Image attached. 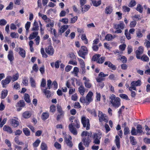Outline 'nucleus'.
<instances>
[{
  "instance_id": "obj_10",
  "label": "nucleus",
  "mask_w": 150,
  "mask_h": 150,
  "mask_svg": "<svg viewBox=\"0 0 150 150\" xmlns=\"http://www.w3.org/2000/svg\"><path fill=\"white\" fill-rule=\"evenodd\" d=\"M108 76V74H105L103 72H100L98 74V77L96 78V81L100 83L102 81H105V77Z\"/></svg>"
},
{
  "instance_id": "obj_19",
  "label": "nucleus",
  "mask_w": 150,
  "mask_h": 150,
  "mask_svg": "<svg viewBox=\"0 0 150 150\" xmlns=\"http://www.w3.org/2000/svg\"><path fill=\"white\" fill-rule=\"evenodd\" d=\"M3 130L9 134H11L13 132V131L11 128L8 126L5 125L3 128Z\"/></svg>"
},
{
  "instance_id": "obj_5",
  "label": "nucleus",
  "mask_w": 150,
  "mask_h": 150,
  "mask_svg": "<svg viewBox=\"0 0 150 150\" xmlns=\"http://www.w3.org/2000/svg\"><path fill=\"white\" fill-rule=\"evenodd\" d=\"M101 136L102 133L100 132L94 133L93 136V138L94 140L93 143L96 144H99L100 142V140Z\"/></svg>"
},
{
  "instance_id": "obj_2",
  "label": "nucleus",
  "mask_w": 150,
  "mask_h": 150,
  "mask_svg": "<svg viewBox=\"0 0 150 150\" xmlns=\"http://www.w3.org/2000/svg\"><path fill=\"white\" fill-rule=\"evenodd\" d=\"M109 104H111L112 106L116 108H118L121 105L120 98L118 97H116L114 94H112L109 97Z\"/></svg>"
},
{
  "instance_id": "obj_51",
  "label": "nucleus",
  "mask_w": 150,
  "mask_h": 150,
  "mask_svg": "<svg viewBox=\"0 0 150 150\" xmlns=\"http://www.w3.org/2000/svg\"><path fill=\"white\" fill-rule=\"evenodd\" d=\"M119 96L122 98L128 100H130V99L129 98L128 96L126 94L123 93L120 94L119 95Z\"/></svg>"
},
{
  "instance_id": "obj_8",
  "label": "nucleus",
  "mask_w": 150,
  "mask_h": 150,
  "mask_svg": "<svg viewBox=\"0 0 150 150\" xmlns=\"http://www.w3.org/2000/svg\"><path fill=\"white\" fill-rule=\"evenodd\" d=\"M12 77L10 76H7L5 79L1 81V84L2 87L6 88L7 85L8 84L11 82Z\"/></svg>"
},
{
  "instance_id": "obj_36",
  "label": "nucleus",
  "mask_w": 150,
  "mask_h": 150,
  "mask_svg": "<svg viewBox=\"0 0 150 150\" xmlns=\"http://www.w3.org/2000/svg\"><path fill=\"white\" fill-rule=\"evenodd\" d=\"M143 62H148L149 61V58L146 55L144 54L140 57V59Z\"/></svg>"
},
{
  "instance_id": "obj_47",
  "label": "nucleus",
  "mask_w": 150,
  "mask_h": 150,
  "mask_svg": "<svg viewBox=\"0 0 150 150\" xmlns=\"http://www.w3.org/2000/svg\"><path fill=\"white\" fill-rule=\"evenodd\" d=\"M125 34L126 37V38L129 40L131 39L130 33L128 32V29H125Z\"/></svg>"
},
{
  "instance_id": "obj_12",
  "label": "nucleus",
  "mask_w": 150,
  "mask_h": 150,
  "mask_svg": "<svg viewBox=\"0 0 150 150\" xmlns=\"http://www.w3.org/2000/svg\"><path fill=\"white\" fill-rule=\"evenodd\" d=\"M71 139L72 137L70 135L68 136V138H67V137H66V135L65 136L64 138V142L70 148L72 147L73 145Z\"/></svg>"
},
{
  "instance_id": "obj_22",
  "label": "nucleus",
  "mask_w": 150,
  "mask_h": 150,
  "mask_svg": "<svg viewBox=\"0 0 150 150\" xmlns=\"http://www.w3.org/2000/svg\"><path fill=\"white\" fill-rule=\"evenodd\" d=\"M79 93L82 96H83L85 92V88L82 84H81L78 88Z\"/></svg>"
},
{
  "instance_id": "obj_42",
  "label": "nucleus",
  "mask_w": 150,
  "mask_h": 150,
  "mask_svg": "<svg viewBox=\"0 0 150 150\" xmlns=\"http://www.w3.org/2000/svg\"><path fill=\"white\" fill-rule=\"evenodd\" d=\"M31 23L28 21L25 24V28L26 30V33H28L29 31V29L30 27Z\"/></svg>"
},
{
  "instance_id": "obj_1",
  "label": "nucleus",
  "mask_w": 150,
  "mask_h": 150,
  "mask_svg": "<svg viewBox=\"0 0 150 150\" xmlns=\"http://www.w3.org/2000/svg\"><path fill=\"white\" fill-rule=\"evenodd\" d=\"M80 122L78 119L76 118L74 121H72L71 123L69 125V128L70 131L74 135H76L77 134V131L75 127L77 128L80 127Z\"/></svg>"
},
{
  "instance_id": "obj_43",
  "label": "nucleus",
  "mask_w": 150,
  "mask_h": 150,
  "mask_svg": "<svg viewBox=\"0 0 150 150\" xmlns=\"http://www.w3.org/2000/svg\"><path fill=\"white\" fill-rule=\"evenodd\" d=\"M22 83L25 86L28 85V78L27 76H25L23 79Z\"/></svg>"
},
{
  "instance_id": "obj_13",
  "label": "nucleus",
  "mask_w": 150,
  "mask_h": 150,
  "mask_svg": "<svg viewBox=\"0 0 150 150\" xmlns=\"http://www.w3.org/2000/svg\"><path fill=\"white\" fill-rule=\"evenodd\" d=\"M144 50V47L142 46H140L138 47V50L135 51V53L136 54V57L137 59H140V57H141L140 55L143 53Z\"/></svg>"
},
{
  "instance_id": "obj_53",
  "label": "nucleus",
  "mask_w": 150,
  "mask_h": 150,
  "mask_svg": "<svg viewBox=\"0 0 150 150\" xmlns=\"http://www.w3.org/2000/svg\"><path fill=\"white\" fill-rule=\"evenodd\" d=\"M14 140L15 142L18 145H22L23 144L22 142L19 141V137L18 136H16L15 137Z\"/></svg>"
},
{
  "instance_id": "obj_31",
  "label": "nucleus",
  "mask_w": 150,
  "mask_h": 150,
  "mask_svg": "<svg viewBox=\"0 0 150 150\" xmlns=\"http://www.w3.org/2000/svg\"><path fill=\"white\" fill-rule=\"evenodd\" d=\"M23 132L25 135L26 136H29L30 135V132L29 129L27 128H25L23 129Z\"/></svg>"
},
{
  "instance_id": "obj_32",
  "label": "nucleus",
  "mask_w": 150,
  "mask_h": 150,
  "mask_svg": "<svg viewBox=\"0 0 150 150\" xmlns=\"http://www.w3.org/2000/svg\"><path fill=\"white\" fill-rule=\"evenodd\" d=\"M24 98L25 102L28 103H30L31 102L30 96L27 93H25L24 96Z\"/></svg>"
},
{
  "instance_id": "obj_14",
  "label": "nucleus",
  "mask_w": 150,
  "mask_h": 150,
  "mask_svg": "<svg viewBox=\"0 0 150 150\" xmlns=\"http://www.w3.org/2000/svg\"><path fill=\"white\" fill-rule=\"evenodd\" d=\"M82 142L84 145L86 147H88L91 142L89 137H83L82 139Z\"/></svg>"
},
{
  "instance_id": "obj_20",
  "label": "nucleus",
  "mask_w": 150,
  "mask_h": 150,
  "mask_svg": "<svg viewBox=\"0 0 150 150\" xmlns=\"http://www.w3.org/2000/svg\"><path fill=\"white\" fill-rule=\"evenodd\" d=\"M141 81L138 80L136 81H132L131 83V85L132 86H140L141 85Z\"/></svg>"
},
{
  "instance_id": "obj_58",
  "label": "nucleus",
  "mask_w": 150,
  "mask_h": 150,
  "mask_svg": "<svg viewBox=\"0 0 150 150\" xmlns=\"http://www.w3.org/2000/svg\"><path fill=\"white\" fill-rule=\"evenodd\" d=\"M11 36L13 38H18L19 37V35L18 33L15 32H11Z\"/></svg>"
},
{
  "instance_id": "obj_61",
  "label": "nucleus",
  "mask_w": 150,
  "mask_h": 150,
  "mask_svg": "<svg viewBox=\"0 0 150 150\" xmlns=\"http://www.w3.org/2000/svg\"><path fill=\"white\" fill-rule=\"evenodd\" d=\"M88 112L92 115H94L95 117L97 116L96 113L95 109L89 110Z\"/></svg>"
},
{
  "instance_id": "obj_46",
  "label": "nucleus",
  "mask_w": 150,
  "mask_h": 150,
  "mask_svg": "<svg viewBox=\"0 0 150 150\" xmlns=\"http://www.w3.org/2000/svg\"><path fill=\"white\" fill-rule=\"evenodd\" d=\"M19 75L18 72L13 75L12 78H11L12 81L14 82L17 80L19 78Z\"/></svg>"
},
{
  "instance_id": "obj_50",
  "label": "nucleus",
  "mask_w": 150,
  "mask_h": 150,
  "mask_svg": "<svg viewBox=\"0 0 150 150\" xmlns=\"http://www.w3.org/2000/svg\"><path fill=\"white\" fill-rule=\"evenodd\" d=\"M136 4V2L134 0H132L130 1L128 6L129 7H132L135 6Z\"/></svg>"
},
{
  "instance_id": "obj_56",
  "label": "nucleus",
  "mask_w": 150,
  "mask_h": 150,
  "mask_svg": "<svg viewBox=\"0 0 150 150\" xmlns=\"http://www.w3.org/2000/svg\"><path fill=\"white\" fill-rule=\"evenodd\" d=\"M44 93H45V94L47 98H49L50 97L51 94L50 91L44 90Z\"/></svg>"
},
{
  "instance_id": "obj_63",
  "label": "nucleus",
  "mask_w": 150,
  "mask_h": 150,
  "mask_svg": "<svg viewBox=\"0 0 150 150\" xmlns=\"http://www.w3.org/2000/svg\"><path fill=\"white\" fill-rule=\"evenodd\" d=\"M50 30L51 33L52 34H53L55 37H57V36L55 30L51 28H50Z\"/></svg>"
},
{
  "instance_id": "obj_41",
  "label": "nucleus",
  "mask_w": 150,
  "mask_h": 150,
  "mask_svg": "<svg viewBox=\"0 0 150 150\" xmlns=\"http://www.w3.org/2000/svg\"><path fill=\"white\" fill-rule=\"evenodd\" d=\"M142 126L141 125H138L137 127V133H142L143 132L142 130Z\"/></svg>"
},
{
  "instance_id": "obj_29",
  "label": "nucleus",
  "mask_w": 150,
  "mask_h": 150,
  "mask_svg": "<svg viewBox=\"0 0 150 150\" xmlns=\"http://www.w3.org/2000/svg\"><path fill=\"white\" fill-rule=\"evenodd\" d=\"M49 117V114L48 112H45L42 113V116L41 118L43 120H45L47 119Z\"/></svg>"
},
{
  "instance_id": "obj_33",
  "label": "nucleus",
  "mask_w": 150,
  "mask_h": 150,
  "mask_svg": "<svg viewBox=\"0 0 150 150\" xmlns=\"http://www.w3.org/2000/svg\"><path fill=\"white\" fill-rule=\"evenodd\" d=\"M129 139L130 143L132 145H135L137 144V142L134 137L131 136H130Z\"/></svg>"
},
{
  "instance_id": "obj_57",
  "label": "nucleus",
  "mask_w": 150,
  "mask_h": 150,
  "mask_svg": "<svg viewBox=\"0 0 150 150\" xmlns=\"http://www.w3.org/2000/svg\"><path fill=\"white\" fill-rule=\"evenodd\" d=\"M132 19L134 20L135 19H136L137 21L140 20L141 19L140 16L139 15H135L134 16H132Z\"/></svg>"
},
{
  "instance_id": "obj_40",
  "label": "nucleus",
  "mask_w": 150,
  "mask_h": 150,
  "mask_svg": "<svg viewBox=\"0 0 150 150\" xmlns=\"http://www.w3.org/2000/svg\"><path fill=\"white\" fill-rule=\"evenodd\" d=\"M136 9L139 13H142L143 12V7L140 4H138L137 6Z\"/></svg>"
},
{
  "instance_id": "obj_6",
  "label": "nucleus",
  "mask_w": 150,
  "mask_h": 150,
  "mask_svg": "<svg viewBox=\"0 0 150 150\" xmlns=\"http://www.w3.org/2000/svg\"><path fill=\"white\" fill-rule=\"evenodd\" d=\"M125 26L123 21L120 22L119 24H115L114 25L115 28L117 30L115 31V33H120L122 32L121 30L123 29Z\"/></svg>"
},
{
  "instance_id": "obj_4",
  "label": "nucleus",
  "mask_w": 150,
  "mask_h": 150,
  "mask_svg": "<svg viewBox=\"0 0 150 150\" xmlns=\"http://www.w3.org/2000/svg\"><path fill=\"white\" fill-rule=\"evenodd\" d=\"M81 121L83 127H86V129L87 130L90 129V121L88 118L86 117L85 116H82L81 117Z\"/></svg>"
},
{
  "instance_id": "obj_39",
  "label": "nucleus",
  "mask_w": 150,
  "mask_h": 150,
  "mask_svg": "<svg viewBox=\"0 0 150 150\" xmlns=\"http://www.w3.org/2000/svg\"><path fill=\"white\" fill-rule=\"evenodd\" d=\"M114 38V37H113L112 34H107L105 37V39L108 41H111Z\"/></svg>"
},
{
  "instance_id": "obj_15",
  "label": "nucleus",
  "mask_w": 150,
  "mask_h": 150,
  "mask_svg": "<svg viewBox=\"0 0 150 150\" xmlns=\"http://www.w3.org/2000/svg\"><path fill=\"white\" fill-rule=\"evenodd\" d=\"M46 52L49 55H52L54 53V50L51 46H49L45 49Z\"/></svg>"
},
{
  "instance_id": "obj_26",
  "label": "nucleus",
  "mask_w": 150,
  "mask_h": 150,
  "mask_svg": "<svg viewBox=\"0 0 150 150\" xmlns=\"http://www.w3.org/2000/svg\"><path fill=\"white\" fill-rule=\"evenodd\" d=\"M101 55L99 54H96L93 55L92 58L91 60L94 62H96L97 63V62L99 60V58Z\"/></svg>"
},
{
  "instance_id": "obj_7",
  "label": "nucleus",
  "mask_w": 150,
  "mask_h": 150,
  "mask_svg": "<svg viewBox=\"0 0 150 150\" xmlns=\"http://www.w3.org/2000/svg\"><path fill=\"white\" fill-rule=\"evenodd\" d=\"M99 117V121L100 122H102L104 121L105 122H107L108 121V117L105 114L100 111H99V114L98 115Z\"/></svg>"
},
{
  "instance_id": "obj_45",
  "label": "nucleus",
  "mask_w": 150,
  "mask_h": 150,
  "mask_svg": "<svg viewBox=\"0 0 150 150\" xmlns=\"http://www.w3.org/2000/svg\"><path fill=\"white\" fill-rule=\"evenodd\" d=\"M64 113H59V114L57 115L56 117V120L58 121L60 119L63 118L64 117Z\"/></svg>"
},
{
  "instance_id": "obj_37",
  "label": "nucleus",
  "mask_w": 150,
  "mask_h": 150,
  "mask_svg": "<svg viewBox=\"0 0 150 150\" xmlns=\"http://www.w3.org/2000/svg\"><path fill=\"white\" fill-rule=\"evenodd\" d=\"M68 25H63L60 28L59 30V32L60 33L62 34L64 33L68 28Z\"/></svg>"
},
{
  "instance_id": "obj_60",
  "label": "nucleus",
  "mask_w": 150,
  "mask_h": 150,
  "mask_svg": "<svg viewBox=\"0 0 150 150\" xmlns=\"http://www.w3.org/2000/svg\"><path fill=\"white\" fill-rule=\"evenodd\" d=\"M101 0H99L98 1H94V3L92 4L94 6L97 7L100 5L101 4Z\"/></svg>"
},
{
  "instance_id": "obj_55",
  "label": "nucleus",
  "mask_w": 150,
  "mask_h": 150,
  "mask_svg": "<svg viewBox=\"0 0 150 150\" xmlns=\"http://www.w3.org/2000/svg\"><path fill=\"white\" fill-rule=\"evenodd\" d=\"M56 110V106L54 105H51L50 107V112L54 113Z\"/></svg>"
},
{
  "instance_id": "obj_38",
  "label": "nucleus",
  "mask_w": 150,
  "mask_h": 150,
  "mask_svg": "<svg viewBox=\"0 0 150 150\" xmlns=\"http://www.w3.org/2000/svg\"><path fill=\"white\" fill-rule=\"evenodd\" d=\"M23 116L24 118H28L30 117L31 114L29 111H26L23 113Z\"/></svg>"
},
{
  "instance_id": "obj_52",
  "label": "nucleus",
  "mask_w": 150,
  "mask_h": 150,
  "mask_svg": "<svg viewBox=\"0 0 150 150\" xmlns=\"http://www.w3.org/2000/svg\"><path fill=\"white\" fill-rule=\"evenodd\" d=\"M105 57H101L99 58V60L97 62V63L99 64H102L105 60Z\"/></svg>"
},
{
  "instance_id": "obj_17",
  "label": "nucleus",
  "mask_w": 150,
  "mask_h": 150,
  "mask_svg": "<svg viewBox=\"0 0 150 150\" xmlns=\"http://www.w3.org/2000/svg\"><path fill=\"white\" fill-rule=\"evenodd\" d=\"M7 57L11 63H13V61L14 59V57L13 52L12 50H10L9 51L8 54L7 56Z\"/></svg>"
},
{
  "instance_id": "obj_48",
  "label": "nucleus",
  "mask_w": 150,
  "mask_h": 150,
  "mask_svg": "<svg viewBox=\"0 0 150 150\" xmlns=\"http://www.w3.org/2000/svg\"><path fill=\"white\" fill-rule=\"evenodd\" d=\"M40 148L42 150H47V144L44 142H42Z\"/></svg>"
},
{
  "instance_id": "obj_35",
  "label": "nucleus",
  "mask_w": 150,
  "mask_h": 150,
  "mask_svg": "<svg viewBox=\"0 0 150 150\" xmlns=\"http://www.w3.org/2000/svg\"><path fill=\"white\" fill-rule=\"evenodd\" d=\"M20 51L19 52V54L23 58H24L25 56V51L21 48H19Z\"/></svg>"
},
{
  "instance_id": "obj_18",
  "label": "nucleus",
  "mask_w": 150,
  "mask_h": 150,
  "mask_svg": "<svg viewBox=\"0 0 150 150\" xmlns=\"http://www.w3.org/2000/svg\"><path fill=\"white\" fill-rule=\"evenodd\" d=\"M93 95V92L92 91H89L86 96V98L89 103L93 101L92 96Z\"/></svg>"
},
{
  "instance_id": "obj_54",
  "label": "nucleus",
  "mask_w": 150,
  "mask_h": 150,
  "mask_svg": "<svg viewBox=\"0 0 150 150\" xmlns=\"http://www.w3.org/2000/svg\"><path fill=\"white\" fill-rule=\"evenodd\" d=\"M119 59L121 61L124 63H126L127 61V58L125 56L123 55L120 56V58H119Z\"/></svg>"
},
{
  "instance_id": "obj_21",
  "label": "nucleus",
  "mask_w": 150,
  "mask_h": 150,
  "mask_svg": "<svg viewBox=\"0 0 150 150\" xmlns=\"http://www.w3.org/2000/svg\"><path fill=\"white\" fill-rule=\"evenodd\" d=\"M112 7L111 6H108L105 9V13L107 14H110L112 12Z\"/></svg>"
},
{
  "instance_id": "obj_28",
  "label": "nucleus",
  "mask_w": 150,
  "mask_h": 150,
  "mask_svg": "<svg viewBox=\"0 0 150 150\" xmlns=\"http://www.w3.org/2000/svg\"><path fill=\"white\" fill-rule=\"evenodd\" d=\"M80 101L82 103H85L86 105H88L90 104L87 101L86 97L84 96H81L80 98Z\"/></svg>"
},
{
  "instance_id": "obj_9",
  "label": "nucleus",
  "mask_w": 150,
  "mask_h": 150,
  "mask_svg": "<svg viewBox=\"0 0 150 150\" xmlns=\"http://www.w3.org/2000/svg\"><path fill=\"white\" fill-rule=\"evenodd\" d=\"M25 102L23 100H19L16 105V106L17 108V111H21L22 108L25 106Z\"/></svg>"
},
{
  "instance_id": "obj_59",
  "label": "nucleus",
  "mask_w": 150,
  "mask_h": 150,
  "mask_svg": "<svg viewBox=\"0 0 150 150\" xmlns=\"http://www.w3.org/2000/svg\"><path fill=\"white\" fill-rule=\"evenodd\" d=\"M136 20H134L132 21L130 23L129 26L130 28H134L137 24Z\"/></svg>"
},
{
  "instance_id": "obj_3",
  "label": "nucleus",
  "mask_w": 150,
  "mask_h": 150,
  "mask_svg": "<svg viewBox=\"0 0 150 150\" xmlns=\"http://www.w3.org/2000/svg\"><path fill=\"white\" fill-rule=\"evenodd\" d=\"M88 53V51L87 47L85 46H82L81 49L78 52V53L79 56L83 58H85V56Z\"/></svg>"
},
{
  "instance_id": "obj_11",
  "label": "nucleus",
  "mask_w": 150,
  "mask_h": 150,
  "mask_svg": "<svg viewBox=\"0 0 150 150\" xmlns=\"http://www.w3.org/2000/svg\"><path fill=\"white\" fill-rule=\"evenodd\" d=\"M18 120V118L16 117H14L13 118L10 119V123L11 126L14 127H16L18 126L19 123Z\"/></svg>"
},
{
  "instance_id": "obj_44",
  "label": "nucleus",
  "mask_w": 150,
  "mask_h": 150,
  "mask_svg": "<svg viewBox=\"0 0 150 150\" xmlns=\"http://www.w3.org/2000/svg\"><path fill=\"white\" fill-rule=\"evenodd\" d=\"M30 82L31 86L33 88H35L36 87V83L33 77H30Z\"/></svg>"
},
{
  "instance_id": "obj_49",
  "label": "nucleus",
  "mask_w": 150,
  "mask_h": 150,
  "mask_svg": "<svg viewBox=\"0 0 150 150\" xmlns=\"http://www.w3.org/2000/svg\"><path fill=\"white\" fill-rule=\"evenodd\" d=\"M41 142L40 140L39 139H37L34 142L33 145L34 147H37L39 145Z\"/></svg>"
},
{
  "instance_id": "obj_34",
  "label": "nucleus",
  "mask_w": 150,
  "mask_h": 150,
  "mask_svg": "<svg viewBox=\"0 0 150 150\" xmlns=\"http://www.w3.org/2000/svg\"><path fill=\"white\" fill-rule=\"evenodd\" d=\"M90 81L88 79L86 80L84 82L85 86L88 88H90L92 86L91 83L89 82Z\"/></svg>"
},
{
  "instance_id": "obj_24",
  "label": "nucleus",
  "mask_w": 150,
  "mask_h": 150,
  "mask_svg": "<svg viewBox=\"0 0 150 150\" xmlns=\"http://www.w3.org/2000/svg\"><path fill=\"white\" fill-rule=\"evenodd\" d=\"M38 24L36 21L35 20L33 24V27L32 28V30L33 31H37L39 30Z\"/></svg>"
},
{
  "instance_id": "obj_30",
  "label": "nucleus",
  "mask_w": 150,
  "mask_h": 150,
  "mask_svg": "<svg viewBox=\"0 0 150 150\" xmlns=\"http://www.w3.org/2000/svg\"><path fill=\"white\" fill-rule=\"evenodd\" d=\"M90 6L89 5H85L83 7L82 6V8H81V11L83 13H84L85 12L88 11L90 9Z\"/></svg>"
},
{
  "instance_id": "obj_16",
  "label": "nucleus",
  "mask_w": 150,
  "mask_h": 150,
  "mask_svg": "<svg viewBox=\"0 0 150 150\" xmlns=\"http://www.w3.org/2000/svg\"><path fill=\"white\" fill-rule=\"evenodd\" d=\"M104 64L106 66L108 65L109 67L113 70L115 71L117 67L116 66L109 61L105 62Z\"/></svg>"
},
{
  "instance_id": "obj_27",
  "label": "nucleus",
  "mask_w": 150,
  "mask_h": 150,
  "mask_svg": "<svg viewBox=\"0 0 150 150\" xmlns=\"http://www.w3.org/2000/svg\"><path fill=\"white\" fill-rule=\"evenodd\" d=\"M8 93V91L6 89L3 90L1 94V98L2 99H4L7 96Z\"/></svg>"
},
{
  "instance_id": "obj_62",
  "label": "nucleus",
  "mask_w": 150,
  "mask_h": 150,
  "mask_svg": "<svg viewBox=\"0 0 150 150\" xmlns=\"http://www.w3.org/2000/svg\"><path fill=\"white\" fill-rule=\"evenodd\" d=\"M13 6V3L12 2H11L9 5L6 7V9L7 10H12Z\"/></svg>"
},
{
  "instance_id": "obj_23",
  "label": "nucleus",
  "mask_w": 150,
  "mask_h": 150,
  "mask_svg": "<svg viewBox=\"0 0 150 150\" xmlns=\"http://www.w3.org/2000/svg\"><path fill=\"white\" fill-rule=\"evenodd\" d=\"M38 34V32H33L30 35V36L28 37L29 39L30 40H31L35 38H36Z\"/></svg>"
},
{
  "instance_id": "obj_64",
  "label": "nucleus",
  "mask_w": 150,
  "mask_h": 150,
  "mask_svg": "<svg viewBox=\"0 0 150 150\" xmlns=\"http://www.w3.org/2000/svg\"><path fill=\"white\" fill-rule=\"evenodd\" d=\"M57 111L58 113H64V112L62 110V109L61 106L59 105H57Z\"/></svg>"
},
{
  "instance_id": "obj_25",
  "label": "nucleus",
  "mask_w": 150,
  "mask_h": 150,
  "mask_svg": "<svg viewBox=\"0 0 150 150\" xmlns=\"http://www.w3.org/2000/svg\"><path fill=\"white\" fill-rule=\"evenodd\" d=\"M120 139L119 136L118 135L116 136L115 142L118 149H119L120 148Z\"/></svg>"
}]
</instances>
